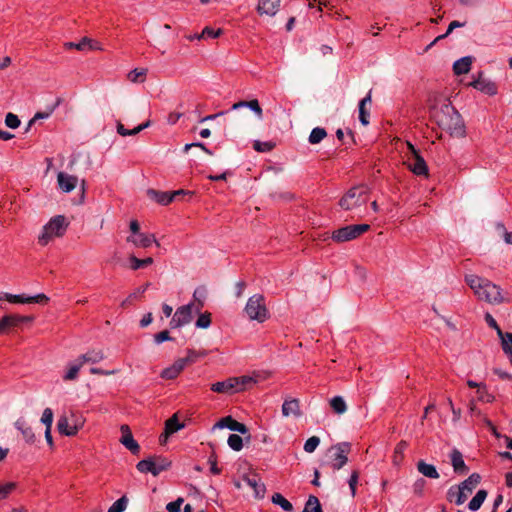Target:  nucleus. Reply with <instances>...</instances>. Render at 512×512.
<instances>
[{"mask_svg":"<svg viewBox=\"0 0 512 512\" xmlns=\"http://www.w3.org/2000/svg\"><path fill=\"white\" fill-rule=\"evenodd\" d=\"M432 117L437 125L451 136H465V125L462 117L450 103H444L439 108H434Z\"/></svg>","mask_w":512,"mask_h":512,"instance_id":"1","label":"nucleus"},{"mask_svg":"<svg viewBox=\"0 0 512 512\" xmlns=\"http://www.w3.org/2000/svg\"><path fill=\"white\" fill-rule=\"evenodd\" d=\"M465 281L479 300L493 304L502 303L504 301L501 288L488 279L481 278L477 275H467Z\"/></svg>","mask_w":512,"mask_h":512,"instance_id":"2","label":"nucleus"},{"mask_svg":"<svg viewBox=\"0 0 512 512\" xmlns=\"http://www.w3.org/2000/svg\"><path fill=\"white\" fill-rule=\"evenodd\" d=\"M481 477L477 473L471 474L458 486L449 488L447 498L450 502L454 501L456 505H462L468 495L472 493L473 489L480 483Z\"/></svg>","mask_w":512,"mask_h":512,"instance_id":"3","label":"nucleus"},{"mask_svg":"<svg viewBox=\"0 0 512 512\" xmlns=\"http://www.w3.org/2000/svg\"><path fill=\"white\" fill-rule=\"evenodd\" d=\"M68 227L66 218L62 215H57L50 219V221L43 227L42 233L38 237V242L42 246L47 245L54 237H61L65 234Z\"/></svg>","mask_w":512,"mask_h":512,"instance_id":"4","label":"nucleus"},{"mask_svg":"<svg viewBox=\"0 0 512 512\" xmlns=\"http://www.w3.org/2000/svg\"><path fill=\"white\" fill-rule=\"evenodd\" d=\"M244 312L250 320H256L259 323H262L269 318L265 298L262 294L252 295L246 303Z\"/></svg>","mask_w":512,"mask_h":512,"instance_id":"5","label":"nucleus"},{"mask_svg":"<svg viewBox=\"0 0 512 512\" xmlns=\"http://www.w3.org/2000/svg\"><path fill=\"white\" fill-rule=\"evenodd\" d=\"M82 415L70 411L69 414L60 416L57 422V428L60 434L65 436H74L84 425Z\"/></svg>","mask_w":512,"mask_h":512,"instance_id":"6","label":"nucleus"},{"mask_svg":"<svg viewBox=\"0 0 512 512\" xmlns=\"http://www.w3.org/2000/svg\"><path fill=\"white\" fill-rule=\"evenodd\" d=\"M171 461L162 456H153L139 461L136 468L141 473H151L153 476L170 468Z\"/></svg>","mask_w":512,"mask_h":512,"instance_id":"7","label":"nucleus"},{"mask_svg":"<svg viewBox=\"0 0 512 512\" xmlns=\"http://www.w3.org/2000/svg\"><path fill=\"white\" fill-rule=\"evenodd\" d=\"M367 202L366 190L361 187H352L340 199L339 206L347 211L355 210Z\"/></svg>","mask_w":512,"mask_h":512,"instance_id":"8","label":"nucleus"},{"mask_svg":"<svg viewBox=\"0 0 512 512\" xmlns=\"http://www.w3.org/2000/svg\"><path fill=\"white\" fill-rule=\"evenodd\" d=\"M370 226L368 224L348 225L335 230L332 233V239L336 242H346L353 240L368 231Z\"/></svg>","mask_w":512,"mask_h":512,"instance_id":"9","label":"nucleus"},{"mask_svg":"<svg viewBox=\"0 0 512 512\" xmlns=\"http://www.w3.org/2000/svg\"><path fill=\"white\" fill-rule=\"evenodd\" d=\"M351 451V444L349 442H340L333 445L329 452H333L331 467L334 470H340L348 462V454Z\"/></svg>","mask_w":512,"mask_h":512,"instance_id":"10","label":"nucleus"},{"mask_svg":"<svg viewBox=\"0 0 512 512\" xmlns=\"http://www.w3.org/2000/svg\"><path fill=\"white\" fill-rule=\"evenodd\" d=\"M189 193L190 192H187V191H185L183 189L176 190V191H173V192H168V191L162 192V191H157V190H154V189H149L147 191V195L149 196V198L154 200L155 202L161 204V205H168L173 200H175L178 196L186 195V194H189Z\"/></svg>","mask_w":512,"mask_h":512,"instance_id":"11","label":"nucleus"},{"mask_svg":"<svg viewBox=\"0 0 512 512\" xmlns=\"http://www.w3.org/2000/svg\"><path fill=\"white\" fill-rule=\"evenodd\" d=\"M32 316L9 314L0 319V334H5L10 328L18 327L24 322H31Z\"/></svg>","mask_w":512,"mask_h":512,"instance_id":"12","label":"nucleus"},{"mask_svg":"<svg viewBox=\"0 0 512 512\" xmlns=\"http://www.w3.org/2000/svg\"><path fill=\"white\" fill-rule=\"evenodd\" d=\"M408 149L413 154V158L409 161V169L416 175H427L428 167L425 160L419 155L418 151L411 143H407Z\"/></svg>","mask_w":512,"mask_h":512,"instance_id":"13","label":"nucleus"},{"mask_svg":"<svg viewBox=\"0 0 512 512\" xmlns=\"http://www.w3.org/2000/svg\"><path fill=\"white\" fill-rule=\"evenodd\" d=\"M216 428H219V429L228 428L231 431H236L243 435L247 434L249 431L245 424L236 421L231 416H226V417L221 418L213 426V429H216Z\"/></svg>","mask_w":512,"mask_h":512,"instance_id":"14","label":"nucleus"},{"mask_svg":"<svg viewBox=\"0 0 512 512\" xmlns=\"http://www.w3.org/2000/svg\"><path fill=\"white\" fill-rule=\"evenodd\" d=\"M281 0H258L256 11L259 15L273 17L280 9Z\"/></svg>","mask_w":512,"mask_h":512,"instance_id":"15","label":"nucleus"},{"mask_svg":"<svg viewBox=\"0 0 512 512\" xmlns=\"http://www.w3.org/2000/svg\"><path fill=\"white\" fill-rule=\"evenodd\" d=\"M122 436L120 442L124 445L132 454L137 455L140 452V446L137 441L133 438V435L127 425L121 426Z\"/></svg>","mask_w":512,"mask_h":512,"instance_id":"16","label":"nucleus"},{"mask_svg":"<svg viewBox=\"0 0 512 512\" xmlns=\"http://www.w3.org/2000/svg\"><path fill=\"white\" fill-rule=\"evenodd\" d=\"M126 240L127 242L132 243L135 247L148 248L152 243H156V245L159 246V243L153 234L139 233L135 236H128Z\"/></svg>","mask_w":512,"mask_h":512,"instance_id":"17","label":"nucleus"},{"mask_svg":"<svg viewBox=\"0 0 512 512\" xmlns=\"http://www.w3.org/2000/svg\"><path fill=\"white\" fill-rule=\"evenodd\" d=\"M211 390L216 393L233 394L237 392V381L231 377L224 381L216 382L211 385Z\"/></svg>","mask_w":512,"mask_h":512,"instance_id":"18","label":"nucleus"},{"mask_svg":"<svg viewBox=\"0 0 512 512\" xmlns=\"http://www.w3.org/2000/svg\"><path fill=\"white\" fill-rule=\"evenodd\" d=\"M470 85L472 87H474L475 89H477L487 95H490V96H493L497 93L496 84L490 80L482 78L481 74L479 75V77L477 79H475L473 82H471Z\"/></svg>","mask_w":512,"mask_h":512,"instance_id":"19","label":"nucleus"},{"mask_svg":"<svg viewBox=\"0 0 512 512\" xmlns=\"http://www.w3.org/2000/svg\"><path fill=\"white\" fill-rule=\"evenodd\" d=\"M184 423H180L177 414H174L165 422L164 433L160 436V442L164 443L170 435L184 428Z\"/></svg>","mask_w":512,"mask_h":512,"instance_id":"20","label":"nucleus"},{"mask_svg":"<svg viewBox=\"0 0 512 512\" xmlns=\"http://www.w3.org/2000/svg\"><path fill=\"white\" fill-rule=\"evenodd\" d=\"M451 465L453 466V470L456 474L465 475L468 472V467L466 466L462 453L454 448L450 453Z\"/></svg>","mask_w":512,"mask_h":512,"instance_id":"21","label":"nucleus"},{"mask_svg":"<svg viewBox=\"0 0 512 512\" xmlns=\"http://www.w3.org/2000/svg\"><path fill=\"white\" fill-rule=\"evenodd\" d=\"M57 181L60 189L65 193H69L76 187L78 178L64 172H59L57 175Z\"/></svg>","mask_w":512,"mask_h":512,"instance_id":"22","label":"nucleus"},{"mask_svg":"<svg viewBox=\"0 0 512 512\" xmlns=\"http://www.w3.org/2000/svg\"><path fill=\"white\" fill-rule=\"evenodd\" d=\"M15 428L22 434L24 440L28 444H33L36 441V436L31 428L27 424L24 418H18L14 423Z\"/></svg>","mask_w":512,"mask_h":512,"instance_id":"23","label":"nucleus"},{"mask_svg":"<svg viewBox=\"0 0 512 512\" xmlns=\"http://www.w3.org/2000/svg\"><path fill=\"white\" fill-rule=\"evenodd\" d=\"M193 313H195L194 303H189L177 308L174 314L179 318L182 324L186 325L193 319Z\"/></svg>","mask_w":512,"mask_h":512,"instance_id":"24","label":"nucleus"},{"mask_svg":"<svg viewBox=\"0 0 512 512\" xmlns=\"http://www.w3.org/2000/svg\"><path fill=\"white\" fill-rule=\"evenodd\" d=\"M282 414L285 417L294 416L300 417L301 410L298 399L285 400L282 405Z\"/></svg>","mask_w":512,"mask_h":512,"instance_id":"25","label":"nucleus"},{"mask_svg":"<svg viewBox=\"0 0 512 512\" xmlns=\"http://www.w3.org/2000/svg\"><path fill=\"white\" fill-rule=\"evenodd\" d=\"M417 470L423 476L430 479H438L440 476L436 467L432 464L426 463L424 460H420L417 462Z\"/></svg>","mask_w":512,"mask_h":512,"instance_id":"26","label":"nucleus"},{"mask_svg":"<svg viewBox=\"0 0 512 512\" xmlns=\"http://www.w3.org/2000/svg\"><path fill=\"white\" fill-rule=\"evenodd\" d=\"M472 60L473 58L471 56H465L455 61L453 64L454 73L456 75L468 73L471 69Z\"/></svg>","mask_w":512,"mask_h":512,"instance_id":"27","label":"nucleus"},{"mask_svg":"<svg viewBox=\"0 0 512 512\" xmlns=\"http://www.w3.org/2000/svg\"><path fill=\"white\" fill-rule=\"evenodd\" d=\"M104 359V354L101 350H91L85 354L80 355L77 360L83 366L85 363H98Z\"/></svg>","mask_w":512,"mask_h":512,"instance_id":"28","label":"nucleus"},{"mask_svg":"<svg viewBox=\"0 0 512 512\" xmlns=\"http://www.w3.org/2000/svg\"><path fill=\"white\" fill-rule=\"evenodd\" d=\"M206 294V289L204 287H198L195 289L193 293V301L191 302L194 303L195 313H200L204 307Z\"/></svg>","mask_w":512,"mask_h":512,"instance_id":"29","label":"nucleus"},{"mask_svg":"<svg viewBox=\"0 0 512 512\" xmlns=\"http://www.w3.org/2000/svg\"><path fill=\"white\" fill-rule=\"evenodd\" d=\"M487 497V491L486 490H479L476 495L470 500L469 504H468V508L471 510V511H477L481 505L483 504V502L485 501Z\"/></svg>","mask_w":512,"mask_h":512,"instance_id":"30","label":"nucleus"},{"mask_svg":"<svg viewBox=\"0 0 512 512\" xmlns=\"http://www.w3.org/2000/svg\"><path fill=\"white\" fill-rule=\"evenodd\" d=\"M330 407L336 414H344L347 411V405L342 396H335L330 400Z\"/></svg>","mask_w":512,"mask_h":512,"instance_id":"31","label":"nucleus"},{"mask_svg":"<svg viewBox=\"0 0 512 512\" xmlns=\"http://www.w3.org/2000/svg\"><path fill=\"white\" fill-rule=\"evenodd\" d=\"M81 367V363L76 359L73 363L69 364V368L67 372L64 374L63 379L65 381H72L77 379Z\"/></svg>","mask_w":512,"mask_h":512,"instance_id":"32","label":"nucleus"},{"mask_svg":"<svg viewBox=\"0 0 512 512\" xmlns=\"http://www.w3.org/2000/svg\"><path fill=\"white\" fill-rule=\"evenodd\" d=\"M327 136V132L322 127H315L312 129L308 141L310 144L315 145L320 143Z\"/></svg>","mask_w":512,"mask_h":512,"instance_id":"33","label":"nucleus"},{"mask_svg":"<svg viewBox=\"0 0 512 512\" xmlns=\"http://www.w3.org/2000/svg\"><path fill=\"white\" fill-rule=\"evenodd\" d=\"M408 447V443L405 440H401L395 447L394 455H393V463L395 465H399L403 458H404V452L406 448Z\"/></svg>","mask_w":512,"mask_h":512,"instance_id":"34","label":"nucleus"},{"mask_svg":"<svg viewBox=\"0 0 512 512\" xmlns=\"http://www.w3.org/2000/svg\"><path fill=\"white\" fill-rule=\"evenodd\" d=\"M499 338L501 339V345L504 353L512 358V333L502 332V336H499Z\"/></svg>","mask_w":512,"mask_h":512,"instance_id":"35","label":"nucleus"},{"mask_svg":"<svg viewBox=\"0 0 512 512\" xmlns=\"http://www.w3.org/2000/svg\"><path fill=\"white\" fill-rule=\"evenodd\" d=\"M130 267L132 270H138L140 268L146 267L153 263V258L147 257L145 259H138L136 256L132 255L129 257Z\"/></svg>","mask_w":512,"mask_h":512,"instance_id":"36","label":"nucleus"},{"mask_svg":"<svg viewBox=\"0 0 512 512\" xmlns=\"http://www.w3.org/2000/svg\"><path fill=\"white\" fill-rule=\"evenodd\" d=\"M271 501L273 504L279 505L284 511L289 512L293 509L292 504L280 493H274L272 495Z\"/></svg>","mask_w":512,"mask_h":512,"instance_id":"37","label":"nucleus"},{"mask_svg":"<svg viewBox=\"0 0 512 512\" xmlns=\"http://www.w3.org/2000/svg\"><path fill=\"white\" fill-rule=\"evenodd\" d=\"M463 26H465V22H460V21H456V20L452 21V22L449 24V26H448V29H447L446 33H444V34H442V35H440V36L436 37V38L434 39V41H433V42H431V43L427 46L426 50H428L430 47H432L436 42H438V41H440V40H442V39L446 38L450 33H452V31H453L455 28H460V27H463Z\"/></svg>","mask_w":512,"mask_h":512,"instance_id":"38","label":"nucleus"},{"mask_svg":"<svg viewBox=\"0 0 512 512\" xmlns=\"http://www.w3.org/2000/svg\"><path fill=\"white\" fill-rule=\"evenodd\" d=\"M150 286V283L139 287L135 292L131 293L125 300L122 301L121 307L130 305L134 300L138 299Z\"/></svg>","mask_w":512,"mask_h":512,"instance_id":"39","label":"nucleus"},{"mask_svg":"<svg viewBox=\"0 0 512 512\" xmlns=\"http://www.w3.org/2000/svg\"><path fill=\"white\" fill-rule=\"evenodd\" d=\"M237 381V392L246 390L256 383V380L251 376L234 377Z\"/></svg>","mask_w":512,"mask_h":512,"instance_id":"40","label":"nucleus"},{"mask_svg":"<svg viewBox=\"0 0 512 512\" xmlns=\"http://www.w3.org/2000/svg\"><path fill=\"white\" fill-rule=\"evenodd\" d=\"M88 45H91V39L88 37H83L79 42H66L64 44L67 49H77L79 51H86Z\"/></svg>","mask_w":512,"mask_h":512,"instance_id":"41","label":"nucleus"},{"mask_svg":"<svg viewBox=\"0 0 512 512\" xmlns=\"http://www.w3.org/2000/svg\"><path fill=\"white\" fill-rule=\"evenodd\" d=\"M247 484L254 490L255 495L257 497L262 498L265 493V486L262 483H259L255 477L247 478Z\"/></svg>","mask_w":512,"mask_h":512,"instance_id":"42","label":"nucleus"},{"mask_svg":"<svg viewBox=\"0 0 512 512\" xmlns=\"http://www.w3.org/2000/svg\"><path fill=\"white\" fill-rule=\"evenodd\" d=\"M223 33L222 29H213L211 27H205L202 32L197 36V39H206V38H218Z\"/></svg>","mask_w":512,"mask_h":512,"instance_id":"43","label":"nucleus"},{"mask_svg":"<svg viewBox=\"0 0 512 512\" xmlns=\"http://www.w3.org/2000/svg\"><path fill=\"white\" fill-rule=\"evenodd\" d=\"M304 508L310 512H323L319 499L314 495L309 496Z\"/></svg>","mask_w":512,"mask_h":512,"instance_id":"44","label":"nucleus"},{"mask_svg":"<svg viewBox=\"0 0 512 512\" xmlns=\"http://www.w3.org/2000/svg\"><path fill=\"white\" fill-rule=\"evenodd\" d=\"M227 443L234 451H240L243 448V439L237 434H230Z\"/></svg>","mask_w":512,"mask_h":512,"instance_id":"45","label":"nucleus"},{"mask_svg":"<svg viewBox=\"0 0 512 512\" xmlns=\"http://www.w3.org/2000/svg\"><path fill=\"white\" fill-rule=\"evenodd\" d=\"M128 498L123 495L117 501H115L111 507L108 509V512H123L127 508Z\"/></svg>","mask_w":512,"mask_h":512,"instance_id":"46","label":"nucleus"},{"mask_svg":"<svg viewBox=\"0 0 512 512\" xmlns=\"http://www.w3.org/2000/svg\"><path fill=\"white\" fill-rule=\"evenodd\" d=\"M6 299L11 303H28V298L24 295H13L9 293H0V300Z\"/></svg>","mask_w":512,"mask_h":512,"instance_id":"47","label":"nucleus"},{"mask_svg":"<svg viewBox=\"0 0 512 512\" xmlns=\"http://www.w3.org/2000/svg\"><path fill=\"white\" fill-rule=\"evenodd\" d=\"M198 314H199V317L195 323L196 327L202 328V329L208 328L211 325V314L208 312H205L202 314L198 313Z\"/></svg>","mask_w":512,"mask_h":512,"instance_id":"48","label":"nucleus"},{"mask_svg":"<svg viewBox=\"0 0 512 512\" xmlns=\"http://www.w3.org/2000/svg\"><path fill=\"white\" fill-rule=\"evenodd\" d=\"M320 444V438L318 436H312L304 443V451L307 453H313Z\"/></svg>","mask_w":512,"mask_h":512,"instance_id":"49","label":"nucleus"},{"mask_svg":"<svg viewBox=\"0 0 512 512\" xmlns=\"http://www.w3.org/2000/svg\"><path fill=\"white\" fill-rule=\"evenodd\" d=\"M275 147V143L271 141L262 142L259 140L254 141L253 148L257 152H269Z\"/></svg>","mask_w":512,"mask_h":512,"instance_id":"50","label":"nucleus"},{"mask_svg":"<svg viewBox=\"0 0 512 512\" xmlns=\"http://www.w3.org/2000/svg\"><path fill=\"white\" fill-rule=\"evenodd\" d=\"M145 75H146L145 69H137L136 68L129 72L128 79L131 82H143Z\"/></svg>","mask_w":512,"mask_h":512,"instance_id":"51","label":"nucleus"},{"mask_svg":"<svg viewBox=\"0 0 512 512\" xmlns=\"http://www.w3.org/2000/svg\"><path fill=\"white\" fill-rule=\"evenodd\" d=\"M15 488L16 483L14 482H7L0 485V500L6 499Z\"/></svg>","mask_w":512,"mask_h":512,"instance_id":"52","label":"nucleus"},{"mask_svg":"<svg viewBox=\"0 0 512 512\" xmlns=\"http://www.w3.org/2000/svg\"><path fill=\"white\" fill-rule=\"evenodd\" d=\"M359 481V471L353 470L349 479H348V485L351 490V495L354 497L356 494V487Z\"/></svg>","mask_w":512,"mask_h":512,"instance_id":"53","label":"nucleus"},{"mask_svg":"<svg viewBox=\"0 0 512 512\" xmlns=\"http://www.w3.org/2000/svg\"><path fill=\"white\" fill-rule=\"evenodd\" d=\"M20 119L16 114L9 112L5 117V124L11 129H16L20 126Z\"/></svg>","mask_w":512,"mask_h":512,"instance_id":"54","label":"nucleus"},{"mask_svg":"<svg viewBox=\"0 0 512 512\" xmlns=\"http://www.w3.org/2000/svg\"><path fill=\"white\" fill-rule=\"evenodd\" d=\"M41 422L46 426V428H51L53 423V411L50 408H45L42 417Z\"/></svg>","mask_w":512,"mask_h":512,"instance_id":"55","label":"nucleus"},{"mask_svg":"<svg viewBox=\"0 0 512 512\" xmlns=\"http://www.w3.org/2000/svg\"><path fill=\"white\" fill-rule=\"evenodd\" d=\"M248 108L252 110L259 119L262 118L263 111L257 99L248 101Z\"/></svg>","mask_w":512,"mask_h":512,"instance_id":"56","label":"nucleus"},{"mask_svg":"<svg viewBox=\"0 0 512 512\" xmlns=\"http://www.w3.org/2000/svg\"><path fill=\"white\" fill-rule=\"evenodd\" d=\"M485 321L486 323L488 324L489 327L493 328L496 330L498 336H502V330L501 328L499 327V325L497 324L496 320L493 318V316L489 313H486L485 315Z\"/></svg>","mask_w":512,"mask_h":512,"instance_id":"57","label":"nucleus"},{"mask_svg":"<svg viewBox=\"0 0 512 512\" xmlns=\"http://www.w3.org/2000/svg\"><path fill=\"white\" fill-rule=\"evenodd\" d=\"M178 375L179 373L173 368L172 365L163 369L161 372V377L168 380L175 379Z\"/></svg>","mask_w":512,"mask_h":512,"instance_id":"58","label":"nucleus"},{"mask_svg":"<svg viewBox=\"0 0 512 512\" xmlns=\"http://www.w3.org/2000/svg\"><path fill=\"white\" fill-rule=\"evenodd\" d=\"M183 501V498L179 497L177 500L169 502L166 506L167 512H180Z\"/></svg>","mask_w":512,"mask_h":512,"instance_id":"59","label":"nucleus"},{"mask_svg":"<svg viewBox=\"0 0 512 512\" xmlns=\"http://www.w3.org/2000/svg\"><path fill=\"white\" fill-rule=\"evenodd\" d=\"M169 340H172V338L170 337L168 330H163L154 335V342L156 344H161L162 342L169 341Z\"/></svg>","mask_w":512,"mask_h":512,"instance_id":"60","label":"nucleus"},{"mask_svg":"<svg viewBox=\"0 0 512 512\" xmlns=\"http://www.w3.org/2000/svg\"><path fill=\"white\" fill-rule=\"evenodd\" d=\"M27 298L28 303L46 304L49 301V298L43 293L37 294L35 296H29Z\"/></svg>","mask_w":512,"mask_h":512,"instance_id":"61","label":"nucleus"},{"mask_svg":"<svg viewBox=\"0 0 512 512\" xmlns=\"http://www.w3.org/2000/svg\"><path fill=\"white\" fill-rule=\"evenodd\" d=\"M208 463L210 464V471L212 474L217 475V474L221 473V469L218 468V466H217V457L215 454H212L211 456H209Z\"/></svg>","mask_w":512,"mask_h":512,"instance_id":"62","label":"nucleus"},{"mask_svg":"<svg viewBox=\"0 0 512 512\" xmlns=\"http://www.w3.org/2000/svg\"><path fill=\"white\" fill-rule=\"evenodd\" d=\"M359 109V120L362 125L367 126L369 124V111L365 107H358Z\"/></svg>","mask_w":512,"mask_h":512,"instance_id":"63","label":"nucleus"},{"mask_svg":"<svg viewBox=\"0 0 512 512\" xmlns=\"http://www.w3.org/2000/svg\"><path fill=\"white\" fill-rule=\"evenodd\" d=\"M188 365V362L185 358L177 359L173 364V368L180 374L181 371Z\"/></svg>","mask_w":512,"mask_h":512,"instance_id":"64","label":"nucleus"}]
</instances>
